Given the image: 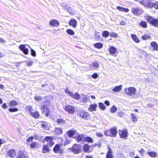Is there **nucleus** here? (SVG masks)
Masks as SVG:
<instances>
[{"mask_svg": "<svg viewBox=\"0 0 158 158\" xmlns=\"http://www.w3.org/2000/svg\"><path fill=\"white\" fill-rule=\"evenodd\" d=\"M45 103H47L46 105H44L41 106L40 110L43 113L45 114L46 116H48L50 112V111L48 109L50 104V101H47Z\"/></svg>", "mask_w": 158, "mask_h": 158, "instance_id": "obj_1", "label": "nucleus"}, {"mask_svg": "<svg viewBox=\"0 0 158 158\" xmlns=\"http://www.w3.org/2000/svg\"><path fill=\"white\" fill-rule=\"evenodd\" d=\"M136 91V88L134 87H130L128 88H126L124 90L125 94L130 96H134L135 95Z\"/></svg>", "mask_w": 158, "mask_h": 158, "instance_id": "obj_2", "label": "nucleus"}, {"mask_svg": "<svg viewBox=\"0 0 158 158\" xmlns=\"http://www.w3.org/2000/svg\"><path fill=\"white\" fill-rule=\"evenodd\" d=\"M146 19L148 22L154 27H158V19H155L151 16L147 17Z\"/></svg>", "mask_w": 158, "mask_h": 158, "instance_id": "obj_3", "label": "nucleus"}, {"mask_svg": "<svg viewBox=\"0 0 158 158\" xmlns=\"http://www.w3.org/2000/svg\"><path fill=\"white\" fill-rule=\"evenodd\" d=\"M140 4L148 8L152 7V3L150 0H142L139 1Z\"/></svg>", "mask_w": 158, "mask_h": 158, "instance_id": "obj_4", "label": "nucleus"}, {"mask_svg": "<svg viewBox=\"0 0 158 158\" xmlns=\"http://www.w3.org/2000/svg\"><path fill=\"white\" fill-rule=\"evenodd\" d=\"M119 136L121 138L127 139L128 135V133L127 130H119L118 131Z\"/></svg>", "mask_w": 158, "mask_h": 158, "instance_id": "obj_5", "label": "nucleus"}, {"mask_svg": "<svg viewBox=\"0 0 158 158\" xmlns=\"http://www.w3.org/2000/svg\"><path fill=\"white\" fill-rule=\"evenodd\" d=\"M65 92L69 94V96L75 99H78L79 98V95L77 93H76L74 94L70 91L68 88H66L65 89Z\"/></svg>", "mask_w": 158, "mask_h": 158, "instance_id": "obj_6", "label": "nucleus"}, {"mask_svg": "<svg viewBox=\"0 0 158 158\" xmlns=\"http://www.w3.org/2000/svg\"><path fill=\"white\" fill-rule=\"evenodd\" d=\"M132 13L135 15H138L141 14L143 11L142 9L139 8H132L131 9Z\"/></svg>", "mask_w": 158, "mask_h": 158, "instance_id": "obj_7", "label": "nucleus"}, {"mask_svg": "<svg viewBox=\"0 0 158 158\" xmlns=\"http://www.w3.org/2000/svg\"><path fill=\"white\" fill-rule=\"evenodd\" d=\"M53 138L52 137L47 136L45 138V140L47 142V145L49 147H51L53 145L54 142L53 141Z\"/></svg>", "mask_w": 158, "mask_h": 158, "instance_id": "obj_8", "label": "nucleus"}, {"mask_svg": "<svg viewBox=\"0 0 158 158\" xmlns=\"http://www.w3.org/2000/svg\"><path fill=\"white\" fill-rule=\"evenodd\" d=\"M81 102L83 103H86L89 100V97L83 94L80 95Z\"/></svg>", "mask_w": 158, "mask_h": 158, "instance_id": "obj_9", "label": "nucleus"}, {"mask_svg": "<svg viewBox=\"0 0 158 158\" xmlns=\"http://www.w3.org/2000/svg\"><path fill=\"white\" fill-rule=\"evenodd\" d=\"M80 117L83 119L87 120L89 118V115L88 112L81 110L80 112Z\"/></svg>", "mask_w": 158, "mask_h": 158, "instance_id": "obj_10", "label": "nucleus"}, {"mask_svg": "<svg viewBox=\"0 0 158 158\" xmlns=\"http://www.w3.org/2000/svg\"><path fill=\"white\" fill-rule=\"evenodd\" d=\"M65 110L70 114H73L75 111V107L71 106H68L65 107Z\"/></svg>", "mask_w": 158, "mask_h": 158, "instance_id": "obj_11", "label": "nucleus"}, {"mask_svg": "<svg viewBox=\"0 0 158 158\" xmlns=\"http://www.w3.org/2000/svg\"><path fill=\"white\" fill-rule=\"evenodd\" d=\"M89 69L91 70L96 69L99 67V65L98 62H93L89 64Z\"/></svg>", "mask_w": 158, "mask_h": 158, "instance_id": "obj_12", "label": "nucleus"}, {"mask_svg": "<svg viewBox=\"0 0 158 158\" xmlns=\"http://www.w3.org/2000/svg\"><path fill=\"white\" fill-rule=\"evenodd\" d=\"M98 106V105L96 103L90 104L88 108V110L90 112L95 111Z\"/></svg>", "mask_w": 158, "mask_h": 158, "instance_id": "obj_13", "label": "nucleus"}, {"mask_svg": "<svg viewBox=\"0 0 158 158\" xmlns=\"http://www.w3.org/2000/svg\"><path fill=\"white\" fill-rule=\"evenodd\" d=\"M71 149V148H70ZM72 151L74 154H78L79 152V145L78 144H75L71 148Z\"/></svg>", "mask_w": 158, "mask_h": 158, "instance_id": "obj_14", "label": "nucleus"}, {"mask_svg": "<svg viewBox=\"0 0 158 158\" xmlns=\"http://www.w3.org/2000/svg\"><path fill=\"white\" fill-rule=\"evenodd\" d=\"M25 44H21L19 46V48L26 55L28 53V50L26 48Z\"/></svg>", "mask_w": 158, "mask_h": 158, "instance_id": "obj_15", "label": "nucleus"}, {"mask_svg": "<svg viewBox=\"0 0 158 158\" xmlns=\"http://www.w3.org/2000/svg\"><path fill=\"white\" fill-rule=\"evenodd\" d=\"M49 25L53 27H57L59 25V21L55 19H53L50 20L49 22Z\"/></svg>", "mask_w": 158, "mask_h": 158, "instance_id": "obj_16", "label": "nucleus"}, {"mask_svg": "<svg viewBox=\"0 0 158 158\" xmlns=\"http://www.w3.org/2000/svg\"><path fill=\"white\" fill-rule=\"evenodd\" d=\"M108 151L106 155V158H113V155L112 154V150L110 146H108Z\"/></svg>", "mask_w": 158, "mask_h": 158, "instance_id": "obj_17", "label": "nucleus"}, {"mask_svg": "<svg viewBox=\"0 0 158 158\" xmlns=\"http://www.w3.org/2000/svg\"><path fill=\"white\" fill-rule=\"evenodd\" d=\"M16 153L15 150L13 149L10 150L8 151L7 153L8 156L10 157H13L16 155Z\"/></svg>", "mask_w": 158, "mask_h": 158, "instance_id": "obj_18", "label": "nucleus"}, {"mask_svg": "<svg viewBox=\"0 0 158 158\" xmlns=\"http://www.w3.org/2000/svg\"><path fill=\"white\" fill-rule=\"evenodd\" d=\"M111 137H114L116 136L117 134V129L116 128L113 127L110 129Z\"/></svg>", "mask_w": 158, "mask_h": 158, "instance_id": "obj_19", "label": "nucleus"}, {"mask_svg": "<svg viewBox=\"0 0 158 158\" xmlns=\"http://www.w3.org/2000/svg\"><path fill=\"white\" fill-rule=\"evenodd\" d=\"M17 158H28V157L26 156L25 154L23 152L20 151L19 152Z\"/></svg>", "mask_w": 158, "mask_h": 158, "instance_id": "obj_20", "label": "nucleus"}, {"mask_svg": "<svg viewBox=\"0 0 158 158\" xmlns=\"http://www.w3.org/2000/svg\"><path fill=\"white\" fill-rule=\"evenodd\" d=\"M90 147L87 144H85L83 147L84 151L85 152H91L92 150L90 149Z\"/></svg>", "mask_w": 158, "mask_h": 158, "instance_id": "obj_21", "label": "nucleus"}, {"mask_svg": "<svg viewBox=\"0 0 158 158\" xmlns=\"http://www.w3.org/2000/svg\"><path fill=\"white\" fill-rule=\"evenodd\" d=\"M76 133L77 132L73 130H70L67 132V135L69 137H71L73 135H75Z\"/></svg>", "mask_w": 158, "mask_h": 158, "instance_id": "obj_22", "label": "nucleus"}, {"mask_svg": "<svg viewBox=\"0 0 158 158\" xmlns=\"http://www.w3.org/2000/svg\"><path fill=\"white\" fill-rule=\"evenodd\" d=\"M77 21L74 19H72L69 21V26H72L73 27H75L77 23Z\"/></svg>", "mask_w": 158, "mask_h": 158, "instance_id": "obj_23", "label": "nucleus"}, {"mask_svg": "<svg viewBox=\"0 0 158 158\" xmlns=\"http://www.w3.org/2000/svg\"><path fill=\"white\" fill-rule=\"evenodd\" d=\"M117 48L114 47H111L109 48V52L112 55H114L117 51Z\"/></svg>", "mask_w": 158, "mask_h": 158, "instance_id": "obj_24", "label": "nucleus"}, {"mask_svg": "<svg viewBox=\"0 0 158 158\" xmlns=\"http://www.w3.org/2000/svg\"><path fill=\"white\" fill-rule=\"evenodd\" d=\"M122 87V86L121 85L116 86L112 89V90L114 92H118L121 90Z\"/></svg>", "mask_w": 158, "mask_h": 158, "instance_id": "obj_25", "label": "nucleus"}, {"mask_svg": "<svg viewBox=\"0 0 158 158\" xmlns=\"http://www.w3.org/2000/svg\"><path fill=\"white\" fill-rule=\"evenodd\" d=\"M131 37L133 40L136 43H138L140 42V40H139L138 37L135 34H131Z\"/></svg>", "mask_w": 158, "mask_h": 158, "instance_id": "obj_26", "label": "nucleus"}, {"mask_svg": "<svg viewBox=\"0 0 158 158\" xmlns=\"http://www.w3.org/2000/svg\"><path fill=\"white\" fill-rule=\"evenodd\" d=\"M117 9L121 11H123L127 12L129 11V9L127 8H125L120 6H118L116 7Z\"/></svg>", "mask_w": 158, "mask_h": 158, "instance_id": "obj_27", "label": "nucleus"}, {"mask_svg": "<svg viewBox=\"0 0 158 158\" xmlns=\"http://www.w3.org/2000/svg\"><path fill=\"white\" fill-rule=\"evenodd\" d=\"M151 45L153 47L154 50L158 51V45L156 42H152L151 43Z\"/></svg>", "mask_w": 158, "mask_h": 158, "instance_id": "obj_28", "label": "nucleus"}, {"mask_svg": "<svg viewBox=\"0 0 158 158\" xmlns=\"http://www.w3.org/2000/svg\"><path fill=\"white\" fill-rule=\"evenodd\" d=\"M30 146L31 148H36L38 147L39 144L37 142H34L31 143Z\"/></svg>", "mask_w": 158, "mask_h": 158, "instance_id": "obj_29", "label": "nucleus"}, {"mask_svg": "<svg viewBox=\"0 0 158 158\" xmlns=\"http://www.w3.org/2000/svg\"><path fill=\"white\" fill-rule=\"evenodd\" d=\"M56 122L57 124L62 125L65 123V121L63 119L58 118L56 119Z\"/></svg>", "mask_w": 158, "mask_h": 158, "instance_id": "obj_30", "label": "nucleus"}, {"mask_svg": "<svg viewBox=\"0 0 158 158\" xmlns=\"http://www.w3.org/2000/svg\"><path fill=\"white\" fill-rule=\"evenodd\" d=\"M60 148V145L59 144H56L54 147L53 151L55 153H57Z\"/></svg>", "mask_w": 158, "mask_h": 158, "instance_id": "obj_31", "label": "nucleus"}, {"mask_svg": "<svg viewBox=\"0 0 158 158\" xmlns=\"http://www.w3.org/2000/svg\"><path fill=\"white\" fill-rule=\"evenodd\" d=\"M103 44L101 43H97L95 44L94 45V46L95 48L98 49H101L102 48Z\"/></svg>", "mask_w": 158, "mask_h": 158, "instance_id": "obj_32", "label": "nucleus"}, {"mask_svg": "<svg viewBox=\"0 0 158 158\" xmlns=\"http://www.w3.org/2000/svg\"><path fill=\"white\" fill-rule=\"evenodd\" d=\"M31 116L35 118H37L39 117V113L37 111H35L34 113L32 112L30 114Z\"/></svg>", "mask_w": 158, "mask_h": 158, "instance_id": "obj_33", "label": "nucleus"}, {"mask_svg": "<svg viewBox=\"0 0 158 158\" xmlns=\"http://www.w3.org/2000/svg\"><path fill=\"white\" fill-rule=\"evenodd\" d=\"M62 130L61 128L55 127V132L56 134L59 135L62 133Z\"/></svg>", "mask_w": 158, "mask_h": 158, "instance_id": "obj_34", "label": "nucleus"}, {"mask_svg": "<svg viewBox=\"0 0 158 158\" xmlns=\"http://www.w3.org/2000/svg\"><path fill=\"white\" fill-rule=\"evenodd\" d=\"M141 38L143 40H147L149 39H151V37L148 34H145V35H142L141 36Z\"/></svg>", "mask_w": 158, "mask_h": 158, "instance_id": "obj_35", "label": "nucleus"}, {"mask_svg": "<svg viewBox=\"0 0 158 158\" xmlns=\"http://www.w3.org/2000/svg\"><path fill=\"white\" fill-rule=\"evenodd\" d=\"M139 25L141 27H143L146 28L147 27V23L144 21H142L139 24Z\"/></svg>", "mask_w": 158, "mask_h": 158, "instance_id": "obj_36", "label": "nucleus"}, {"mask_svg": "<svg viewBox=\"0 0 158 158\" xmlns=\"http://www.w3.org/2000/svg\"><path fill=\"white\" fill-rule=\"evenodd\" d=\"M130 116L132 118V121L134 123H136L137 121V118L136 116L132 113L131 114Z\"/></svg>", "mask_w": 158, "mask_h": 158, "instance_id": "obj_37", "label": "nucleus"}, {"mask_svg": "<svg viewBox=\"0 0 158 158\" xmlns=\"http://www.w3.org/2000/svg\"><path fill=\"white\" fill-rule=\"evenodd\" d=\"M49 147L47 145H45L44 146L42 150V152L44 153H46V152H48L49 149L48 148Z\"/></svg>", "mask_w": 158, "mask_h": 158, "instance_id": "obj_38", "label": "nucleus"}, {"mask_svg": "<svg viewBox=\"0 0 158 158\" xmlns=\"http://www.w3.org/2000/svg\"><path fill=\"white\" fill-rule=\"evenodd\" d=\"M148 154L151 157H155L156 155V153L155 152H148Z\"/></svg>", "mask_w": 158, "mask_h": 158, "instance_id": "obj_39", "label": "nucleus"}, {"mask_svg": "<svg viewBox=\"0 0 158 158\" xmlns=\"http://www.w3.org/2000/svg\"><path fill=\"white\" fill-rule=\"evenodd\" d=\"M18 104L17 102L14 100H12L10 101L9 103V105L10 106H15Z\"/></svg>", "mask_w": 158, "mask_h": 158, "instance_id": "obj_40", "label": "nucleus"}, {"mask_svg": "<svg viewBox=\"0 0 158 158\" xmlns=\"http://www.w3.org/2000/svg\"><path fill=\"white\" fill-rule=\"evenodd\" d=\"M41 127L44 130H47L48 128V125L47 123L44 122L41 124Z\"/></svg>", "mask_w": 158, "mask_h": 158, "instance_id": "obj_41", "label": "nucleus"}, {"mask_svg": "<svg viewBox=\"0 0 158 158\" xmlns=\"http://www.w3.org/2000/svg\"><path fill=\"white\" fill-rule=\"evenodd\" d=\"M98 105L99 108L102 110H105L106 107L104 104L102 102H99L98 103Z\"/></svg>", "mask_w": 158, "mask_h": 158, "instance_id": "obj_42", "label": "nucleus"}, {"mask_svg": "<svg viewBox=\"0 0 158 158\" xmlns=\"http://www.w3.org/2000/svg\"><path fill=\"white\" fill-rule=\"evenodd\" d=\"M104 135L106 136L111 137L110 130H106L104 131Z\"/></svg>", "mask_w": 158, "mask_h": 158, "instance_id": "obj_43", "label": "nucleus"}, {"mask_svg": "<svg viewBox=\"0 0 158 158\" xmlns=\"http://www.w3.org/2000/svg\"><path fill=\"white\" fill-rule=\"evenodd\" d=\"M84 139L85 141L89 142L92 143L93 142V139L92 138L89 137H87L84 138Z\"/></svg>", "mask_w": 158, "mask_h": 158, "instance_id": "obj_44", "label": "nucleus"}, {"mask_svg": "<svg viewBox=\"0 0 158 158\" xmlns=\"http://www.w3.org/2000/svg\"><path fill=\"white\" fill-rule=\"evenodd\" d=\"M117 110V107L114 106H113L110 109V112L111 113H114Z\"/></svg>", "mask_w": 158, "mask_h": 158, "instance_id": "obj_45", "label": "nucleus"}, {"mask_svg": "<svg viewBox=\"0 0 158 158\" xmlns=\"http://www.w3.org/2000/svg\"><path fill=\"white\" fill-rule=\"evenodd\" d=\"M109 32L107 31H104L102 32V35L105 38L107 37L109 35Z\"/></svg>", "mask_w": 158, "mask_h": 158, "instance_id": "obj_46", "label": "nucleus"}, {"mask_svg": "<svg viewBox=\"0 0 158 158\" xmlns=\"http://www.w3.org/2000/svg\"><path fill=\"white\" fill-rule=\"evenodd\" d=\"M66 32L68 34L71 35H73L74 34V32L70 29L67 30Z\"/></svg>", "mask_w": 158, "mask_h": 158, "instance_id": "obj_47", "label": "nucleus"}, {"mask_svg": "<svg viewBox=\"0 0 158 158\" xmlns=\"http://www.w3.org/2000/svg\"><path fill=\"white\" fill-rule=\"evenodd\" d=\"M152 7H153L156 9H158V2H156L152 3Z\"/></svg>", "mask_w": 158, "mask_h": 158, "instance_id": "obj_48", "label": "nucleus"}, {"mask_svg": "<svg viewBox=\"0 0 158 158\" xmlns=\"http://www.w3.org/2000/svg\"><path fill=\"white\" fill-rule=\"evenodd\" d=\"M118 115L120 117H123L125 116L124 112L122 111L118 112Z\"/></svg>", "mask_w": 158, "mask_h": 158, "instance_id": "obj_49", "label": "nucleus"}, {"mask_svg": "<svg viewBox=\"0 0 158 158\" xmlns=\"http://www.w3.org/2000/svg\"><path fill=\"white\" fill-rule=\"evenodd\" d=\"M27 109L29 113L31 114L32 112V107L31 106H29L27 107Z\"/></svg>", "mask_w": 158, "mask_h": 158, "instance_id": "obj_50", "label": "nucleus"}, {"mask_svg": "<svg viewBox=\"0 0 158 158\" xmlns=\"http://www.w3.org/2000/svg\"><path fill=\"white\" fill-rule=\"evenodd\" d=\"M18 109L17 108H10L9 109V111L10 112H15L18 111Z\"/></svg>", "mask_w": 158, "mask_h": 158, "instance_id": "obj_51", "label": "nucleus"}, {"mask_svg": "<svg viewBox=\"0 0 158 158\" xmlns=\"http://www.w3.org/2000/svg\"><path fill=\"white\" fill-rule=\"evenodd\" d=\"M33 137L32 136L29 137L27 140V143L29 144V142L30 141H32L33 139Z\"/></svg>", "mask_w": 158, "mask_h": 158, "instance_id": "obj_52", "label": "nucleus"}, {"mask_svg": "<svg viewBox=\"0 0 158 158\" xmlns=\"http://www.w3.org/2000/svg\"><path fill=\"white\" fill-rule=\"evenodd\" d=\"M98 74L95 73L92 75V77L93 78L96 79L98 77Z\"/></svg>", "mask_w": 158, "mask_h": 158, "instance_id": "obj_53", "label": "nucleus"}, {"mask_svg": "<svg viewBox=\"0 0 158 158\" xmlns=\"http://www.w3.org/2000/svg\"><path fill=\"white\" fill-rule=\"evenodd\" d=\"M71 142V140L70 139H66L65 141L64 145H66L69 144H70Z\"/></svg>", "mask_w": 158, "mask_h": 158, "instance_id": "obj_54", "label": "nucleus"}, {"mask_svg": "<svg viewBox=\"0 0 158 158\" xmlns=\"http://www.w3.org/2000/svg\"><path fill=\"white\" fill-rule=\"evenodd\" d=\"M42 98L40 96H35L34 97L35 99L37 101H40L41 100Z\"/></svg>", "mask_w": 158, "mask_h": 158, "instance_id": "obj_55", "label": "nucleus"}, {"mask_svg": "<svg viewBox=\"0 0 158 158\" xmlns=\"http://www.w3.org/2000/svg\"><path fill=\"white\" fill-rule=\"evenodd\" d=\"M67 11L71 14H73V11L72 9L70 7H69L67 8Z\"/></svg>", "mask_w": 158, "mask_h": 158, "instance_id": "obj_56", "label": "nucleus"}, {"mask_svg": "<svg viewBox=\"0 0 158 158\" xmlns=\"http://www.w3.org/2000/svg\"><path fill=\"white\" fill-rule=\"evenodd\" d=\"M96 135L98 137H101L103 136V135L101 133L97 132L96 133Z\"/></svg>", "mask_w": 158, "mask_h": 158, "instance_id": "obj_57", "label": "nucleus"}, {"mask_svg": "<svg viewBox=\"0 0 158 158\" xmlns=\"http://www.w3.org/2000/svg\"><path fill=\"white\" fill-rule=\"evenodd\" d=\"M145 152L144 150L143 149H142L140 150L139 151V152L142 156H143Z\"/></svg>", "mask_w": 158, "mask_h": 158, "instance_id": "obj_58", "label": "nucleus"}, {"mask_svg": "<svg viewBox=\"0 0 158 158\" xmlns=\"http://www.w3.org/2000/svg\"><path fill=\"white\" fill-rule=\"evenodd\" d=\"M31 55L34 56H36V53L35 51L31 48Z\"/></svg>", "mask_w": 158, "mask_h": 158, "instance_id": "obj_59", "label": "nucleus"}, {"mask_svg": "<svg viewBox=\"0 0 158 158\" xmlns=\"http://www.w3.org/2000/svg\"><path fill=\"white\" fill-rule=\"evenodd\" d=\"M110 36L112 37H117V34L114 33H112L110 34Z\"/></svg>", "mask_w": 158, "mask_h": 158, "instance_id": "obj_60", "label": "nucleus"}, {"mask_svg": "<svg viewBox=\"0 0 158 158\" xmlns=\"http://www.w3.org/2000/svg\"><path fill=\"white\" fill-rule=\"evenodd\" d=\"M28 65L29 66H31L33 64V62L32 61H29L27 62Z\"/></svg>", "mask_w": 158, "mask_h": 158, "instance_id": "obj_61", "label": "nucleus"}, {"mask_svg": "<svg viewBox=\"0 0 158 158\" xmlns=\"http://www.w3.org/2000/svg\"><path fill=\"white\" fill-rule=\"evenodd\" d=\"M104 103L107 106H109L110 105L109 102L108 101H106Z\"/></svg>", "mask_w": 158, "mask_h": 158, "instance_id": "obj_62", "label": "nucleus"}, {"mask_svg": "<svg viewBox=\"0 0 158 158\" xmlns=\"http://www.w3.org/2000/svg\"><path fill=\"white\" fill-rule=\"evenodd\" d=\"M6 42V41L3 39L0 38V42L2 43H3Z\"/></svg>", "mask_w": 158, "mask_h": 158, "instance_id": "obj_63", "label": "nucleus"}, {"mask_svg": "<svg viewBox=\"0 0 158 158\" xmlns=\"http://www.w3.org/2000/svg\"><path fill=\"white\" fill-rule=\"evenodd\" d=\"M2 107L4 109H6L7 108V106L6 103H4L2 105Z\"/></svg>", "mask_w": 158, "mask_h": 158, "instance_id": "obj_64", "label": "nucleus"}]
</instances>
